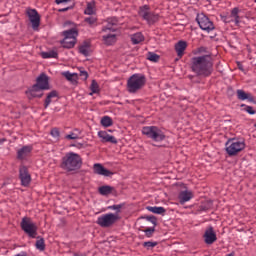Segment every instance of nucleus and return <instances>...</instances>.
<instances>
[{
  "label": "nucleus",
  "mask_w": 256,
  "mask_h": 256,
  "mask_svg": "<svg viewBox=\"0 0 256 256\" xmlns=\"http://www.w3.org/2000/svg\"><path fill=\"white\" fill-rule=\"evenodd\" d=\"M190 69L198 77H209L213 73V56L211 53H208L192 57Z\"/></svg>",
  "instance_id": "1"
},
{
  "label": "nucleus",
  "mask_w": 256,
  "mask_h": 256,
  "mask_svg": "<svg viewBox=\"0 0 256 256\" xmlns=\"http://www.w3.org/2000/svg\"><path fill=\"white\" fill-rule=\"evenodd\" d=\"M49 87V76L42 73L37 79L36 84L32 88L26 91L28 99H33L35 97H43V91H48Z\"/></svg>",
  "instance_id": "2"
},
{
  "label": "nucleus",
  "mask_w": 256,
  "mask_h": 256,
  "mask_svg": "<svg viewBox=\"0 0 256 256\" xmlns=\"http://www.w3.org/2000/svg\"><path fill=\"white\" fill-rule=\"evenodd\" d=\"M118 23L119 20L117 17H111L107 19V24L102 29V32L106 33L102 36L105 45H113L117 42V35H115V31H117Z\"/></svg>",
  "instance_id": "3"
},
{
  "label": "nucleus",
  "mask_w": 256,
  "mask_h": 256,
  "mask_svg": "<svg viewBox=\"0 0 256 256\" xmlns=\"http://www.w3.org/2000/svg\"><path fill=\"white\" fill-rule=\"evenodd\" d=\"M64 171H77L81 168V157L76 153H67L63 158L60 165Z\"/></svg>",
  "instance_id": "4"
},
{
  "label": "nucleus",
  "mask_w": 256,
  "mask_h": 256,
  "mask_svg": "<svg viewBox=\"0 0 256 256\" xmlns=\"http://www.w3.org/2000/svg\"><path fill=\"white\" fill-rule=\"evenodd\" d=\"M245 140L239 138H229L225 143V151L229 157L239 155L241 151L245 150Z\"/></svg>",
  "instance_id": "5"
},
{
  "label": "nucleus",
  "mask_w": 256,
  "mask_h": 256,
  "mask_svg": "<svg viewBox=\"0 0 256 256\" xmlns=\"http://www.w3.org/2000/svg\"><path fill=\"white\" fill-rule=\"evenodd\" d=\"M142 134L148 139H151V141H154V143H162V141H165L166 139L163 130L157 126H144L142 128Z\"/></svg>",
  "instance_id": "6"
},
{
  "label": "nucleus",
  "mask_w": 256,
  "mask_h": 256,
  "mask_svg": "<svg viewBox=\"0 0 256 256\" xmlns=\"http://www.w3.org/2000/svg\"><path fill=\"white\" fill-rule=\"evenodd\" d=\"M146 81L145 76L142 74H133L127 80V91L129 93H137V91H141V89L145 87Z\"/></svg>",
  "instance_id": "7"
},
{
  "label": "nucleus",
  "mask_w": 256,
  "mask_h": 256,
  "mask_svg": "<svg viewBox=\"0 0 256 256\" xmlns=\"http://www.w3.org/2000/svg\"><path fill=\"white\" fill-rule=\"evenodd\" d=\"M20 225L22 231H24L28 237H31V239H35L37 237V224H35L31 218L24 217Z\"/></svg>",
  "instance_id": "8"
},
{
  "label": "nucleus",
  "mask_w": 256,
  "mask_h": 256,
  "mask_svg": "<svg viewBox=\"0 0 256 256\" xmlns=\"http://www.w3.org/2000/svg\"><path fill=\"white\" fill-rule=\"evenodd\" d=\"M117 221H119V216L117 214L107 213L99 216L97 218L96 223L100 227L109 228V227H113V225H115Z\"/></svg>",
  "instance_id": "9"
},
{
  "label": "nucleus",
  "mask_w": 256,
  "mask_h": 256,
  "mask_svg": "<svg viewBox=\"0 0 256 256\" xmlns=\"http://www.w3.org/2000/svg\"><path fill=\"white\" fill-rule=\"evenodd\" d=\"M64 40H63V47L66 49H71L75 47V41L79 33L77 32V28H72L70 30H66L63 32Z\"/></svg>",
  "instance_id": "10"
},
{
  "label": "nucleus",
  "mask_w": 256,
  "mask_h": 256,
  "mask_svg": "<svg viewBox=\"0 0 256 256\" xmlns=\"http://www.w3.org/2000/svg\"><path fill=\"white\" fill-rule=\"evenodd\" d=\"M196 21L202 31H207L209 33L210 31H213V29H215V25L212 21L209 20V17H207L205 14H198L196 17Z\"/></svg>",
  "instance_id": "11"
},
{
  "label": "nucleus",
  "mask_w": 256,
  "mask_h": 256,
  "mask_svg": "<svg viewBox=\"0 0 256 256\" xmlns=\"http://www.w3.org/2000/svg\"><path fill=\"white\" fill-rule=\"evenodd\" d=\"M27 16L30 23H32V29H34V31H36V29H39V25H41V16L37 12V10L28 9Z\"/></svg>",
  "instance_id": "12"
},
{
  "label": "nucleus",
  "mask_w": 256,
  "mask_h": 256,
  "mask_svg": "<svg viewBox=\"0 0 256 256\" xmlns=\"http://www.w3.org/2000/svg\"><path fill=\"white\" fill-rule=\"evenodd\" d=\"M19 179L22 187H29V185H31V174L29 173L27 166H20Z\"/></svg>",
  "instance_id": "13"
},
{
  "label": "nucleus",
  "mask_w": 256,
  "mask_h": 256,
  "mask_svg": "<svg viewBox=\"0 0 256 256\" xmlns=\"http://www.w3.org/2000/svg\"><path fill=\"white\" fill-rule=\"evenodd\" d=\"M204 241L206 245H213L217 241V234L213 229V226H210L204 233Z\"/></svg>",
  "instance_id": "14"
},
{
  "label": "nucleus",
  "mask_w": 256,
  "mask_h": 256,
  "mask_svg": "<svg viewBox=\"0 0 256 256\" xmlns=\"http://www.w3.org/2000/svg\"><path fill=\"white\" fill-rule=\"evenodd\" d=\"M93 171L96 175H102L103 177H111L113 175L112 171L107 170L103 165L97 163L93 166Z\"/></svg>",
  "instance_id": "15"
},
{
  "label": "nucleus",
  "mask_w": 256,
  "mask_h": 256,
  "mask_svg": "<svg viewBox=\"0 0 256 256\" xmlns=\"http://www.w3.org/2000/svg\"><path fill=\"white\" fill-rule=\"evenodd\" d=\"M98 137L102 139V143H113L114 145L117 143V138L109 135L106 131H99Z\"/></svg>",
  "instance_id": "16"
},
{
  "label": "nucleus",
  "mask_w": 256,
  "mask_h": 256,
  "mask_svg": "<svg viewBox=\"0 0 256 256\" xmlns=\"http://www.w3.org/2000/svg\"><path fill=\"white\" fill-rule=\"evenodd\" d=\"M194 195L191 191L183 190L178 194L179 203L184 205V203L189 202L190 199H193Z\"/></svg>",
  "instance_id": "17"
},
{
  "label": "nucleus",
  "mask_w": 256,
  "mask_h": 256,
  "mask_svg": "<svg viewBox=\"0 0 256 256\" xmlns=\"http://www.w3.org/2000/svg\"><path fill=\"white\" fill-rule=\"evenodd\" d=\"M187 49V42L180 40L175 44V51L177 56L181 59L185 55V50Z\"/></svg>",
  "instance_id": "18"
},
{
  "label": "nucleus",
  "mask_w": 256,
  "mask_h": 256,
  "mask_svg": "<svg viewBox=\"0 0 256 256\" xmlns=\"http://www.w3.org/2000/svg\"><path fill=\"white\" fill-rule=\"evenodd\" d=\"M236 94H237V98L240 101L248 100L249 103H255V98L250 93H246L243 90H237Z\"/></svg>",
  "instance_id": "19"
},
{
  "label": "nucleus",
  "mask_w": 256,
  "mask_h": 256,
  "mask_svg": "<svg viewBox=\"0 0 256 256\" xmlns=\"http://www.w3.org/2000/svg\"><path fill=\"white\" fill-rule=\"evenodd\" d=\"M31 151H33V148L31 146H23L17 151L18 159L23 160L26 157H29V155H31Z\"/></svg>",
  "instance_id": "20"
},
{
  "label": "nucleus",
  "mask_w": 256,
  "mask_h": 256,
  "mask_svg": "<svg viewBox=\"0 0 256 256\" xmlns=\"http://www.w3.org/2000/svg\"><path fill=\"white\" fill-rule=\"evenodd\" d=\"M143 20L146 21L148 25H154V23L159 21V14H155V12L150 10V13H148L147 16L143 18Z\"/></svg>",
  "instance_id": "21"
},
{
  "label": "nucleus",
  "mask_w": 256,
  "mask_h": 256,
  "mask_svg": "<svg viewBox=\"0 0 256 256\" xmlns=\"http://www.w3.org/2000/svg\"><path fill=\"white\" fill-rule=\"evenodd\" d=\"M79 53H81V55H84V57H88V55L91 53V43L87 41L83 42L79 46Z\"/></svg>",
  "instance_id": "22"
},
{
  "label": "nucleus",
  "mask_w": 256,
  "mask_h": 256,
  "mask_svg": "<svg viewBox=\"0 0 256 256\" xmlns=\"http://www.w3.org/2000/svg\"><path fill=\"white\" fill-rule=\"evenodd\" d=\"M57 97H59V93H57L56 90H53L50 93H48L44 102L45 109H47V107H49V105H51V103H53V100L57 99Z\"/></svg>",
  "instance_id": "23"
},
{
  "label": "nucleus",
  "mask_w": 256,
  "mask_h": 256,
  "mask_svg": "<svg viewBox=\"0 0 256 256\" xmlns=\"http://www.w3.org/2000/svg\"><path fill=\"white\" fill-rule=\"evenodd\" d=\"M146 209L155 215H165L167 213V210L161 206H147Z\"/></svg>",
  "instance_id": "24"
},
{
  "label": "nucleus",
  "mask_w": 256,
  "mask_h": 256,
  "mask_svg": "<svg viewBox=\"0 0 256 256\" xmlns=\"http://www.w3.org/2000/svg\"><path fill=\"white\" fill-rule=\"evenodd\" d=\"M239 13H241V10H239V8L237 7L231 10V21H234L236 25H239V23H241V17H239Z\"/></svg>",
  "instance_id": "25"
},
{
  "label": "nucleus",
  "mask_w": 256,
  "mask_h": 256,
  "mask_svg": "<svg viewBox=\"0 0 256 256\" xmlns=\"http://www.w3.org/2000/svg\"><path fill=\"white\" fill-rule=\"evenodd\" d=\"M131 41L134 45H139V43L145 41V36L141 32H137L131 36Z\"/></svg>",
  "instance_id": "26"
},
{
  "label": "nucleus",
  "mask_w": 256,
  "mask_h": 256,
  "mask_svg": "<svg viewBox=\"0 0 256 256\" xmlns=\"http://www.w3.org/2000/svg\"><path fill=\"white\" fill-rule=\"evenodd\" d=\"M98 193L103 196L111 195L113 193V187L107 185L101 186L98 188Z\"/></svg>",
  "instance_id": "27"
},
{
  "label": "nucleus",
  "mask_w": 256,
  "mask_h": 256,
  "mask_svg": "<svg viewBox=\"0 0 256 256\" xmlns=\"http://www.w3.org/2000/svg\"><path fill=\"white\" fill-rule=\"evenodd\" d=\"M80 135H81V131L76 129L73 132H70V134H67L65 136V139H67L68 141H71V140L75 141L79 139Z\"/></svg>",
  "instance_id": "28"
},
{
  "label": "nucleus",
  "mask_w": 256,
  "mask_h": 256,
  "mask_svg": "<svg viewBox=\"0 0 256 256\" xmlns=\"http://www.w3.org/2000/svg\"><path fill=\"white\" fill-rule=\"evenodd\" d=\"M150 11L151 8L148 5L141 6L138 11L139 17L144 19V17H147V14H149Z\"/></svg>",
  "instance_id": "29"
},
{
  "label": "nucleus",
  "mask_w": 256,
  "mask_h": 256,
  "mask_svg": "<svg viewBox=\"0 0 256 256\" xmlns=\"http://www.w3.org/2000/svg\"><path fill=\"white\" fill-rule=\"evenodd\" d=\"M84 13L85 15H95V3L94 2L87 3V7Z\"/></svg>",
  "instance_id": "30"
},
{
  "label": "nucleus",
  "mask_w": 256,
  "mask_h": 256,
  "mask_svg": "<svg viewBox=\"0 0 256 256\" xmlns=\"http://www.w3.org/2000/svg\"><path fill=\"white\" fill-rule=\"evenodd\" d=\"M102 127H111L113 125V119L109 116L102 117L100 121Z\"/></svg>",
  "instance_id": "31"
},
{
  "label": "nucleus",
  "mask_w": 256,
  "mask_h": 256,
  "mask_svg": "<svg viewBox=\"0 0 256 256\" xmlns=\"http://www.w3.org/2000/svg\"><path fill=\"white\" fill-rule=\"evenodd\" d=\"M57 52L56 51H50V52H43L42 57L43 59H57Z\"/></svg>",
  "instance_id": "32"
},
{
  "label": "nucleus",
  "mask_w": 256,
  "mask_h": 256,
  "mask_svg": "<svg viewBox=\"0 0 256 256\" xmlns=\"http://www.w3.org/2000/svg\"><path fill=\"white\" fill-rule=\"evenodd\" d=\"M36 249H38V251H45V239L40 238L36 241L35 244Z\"/></svg>",
  "instance_id": "33"
},
{
  "label": "nucleus",
  "mask_w": 256,
  "mask_h": 256,
  "mask_svg": "<svg viewBox=\"0 0 256 256\" xmlns=\"http://www.w3.org/2000/svg\"><path fill=\"white\" fill-rule=\"evenodd\" d=\"M90 89H91V92L89 93V95H93L94 93L99 92V84H97V81L92 80Z\"/></svg>",
  "instance_id": "34"
},
{
  "label": "nucleus",
  "mask_w": 256,
  "mask_h": 256,
  "mask_svg": "<svg viewBox=\"0 0 256 256\" xmlns=\"http://www.w3.org/2000/svg\"><path fill=\"white\" fill-rule=\"evenodd\" d=\"M147 59H148V61H152L153 63H157V61H159V55H157L153 52H149L147 54Z\"/></svg>",
  "instance_id": "35"
},
{
  "label": "nucleus",
  "mask_w": 256,
  "mask_h": 256,
  "mask_svg": "<svg viewBox=\"0 0 256 256\" xmlns=\"http://www.w3.org/2000/svg\"><path fill=\"white\" fill-rule=\"evenodd\" d=\"M241 107L243 108V111H246L249 115H255L256 111L253 109V106H247L245 104H242Z\"/></svg>",
  "instance_id": "36"
},
{
  "label": "nucleus",
  "mask_w": 256,
  "mask_h": 256,
  "mask_svg": "<svg viewBox=\"0 0 256 256\" xmlns=\"http://www.w3.org/2000/svg\"><path fill=\"white\" fill-rule=\"evenodd\" d=\"M63 77H65L68 81H75L77 74H72L71 72H63Z\"/></svg>",
  "instance_id": "37"
},
{
  "label": "nucleus",
  "mask_w": 256,
  "mask_h": 256,
  "mask_svg": "<svg viewBox=\"0 0 256 256\" xmlns=\"http://www.w3.org/2000/svg\"><path fill=\"white\" fill-rule=\"evenodd\" d=\"M143 247L149 249H153L155 247H157L158 243L157 242H153V241H147V242H143Z\"/></svg>",
  "instance_id": "38"
},
{
  "label": "nucleus",
  "mask_w": 256,
  "mask_h": 256,
  "mask_svg": "<svg viewBox=\"0 0 256 256\" xmlns=\"http://www.w3.org/2000/svg\"><path fill=\"white\" fill-rule=\"evenodd\" d=\"M85 23H88V25H95L97 23V17L95 16H90L84 19Z\"/></svg>",
  "instance_id": "39"
},
{
  "label": "nucleus",
  "mask_w": 256,
  "mask_h": 256,
  "mask_svg": "<svg viewBox=\"0 0 256 256\" xmlns=\"http://www.w3.org/2000/svg\"><path fill=\"white\" fill-rule=\"evenodd\" d=\"M144 233L146 237H153V234L155 233V227H148L144 230Z\"/></svg>",
  "instance_id": "40"
},
{
  "label": "nucleus",
  "mask_w": 256,
  "mask_h": 256,
  "mask_svg": "<svg viewBox=\"0 0 256 256\" xmlns=\"http://www.w3.org/2000/svg\"><path fill=\"white\" fill-rule=\"evenodd\" d=\"M50 135H52L54 139H59V135H60L59 129L53 128L50 132Z\"/></svg>",
  "instance_id": "41"
},
{
  "label": "nucleus",
  "mask_w": 256,
  "mask_h": 256,
  "mask_svg": "<svg viewBox=\"0 0 256 256\" xmlns=\"http://www.w3.org/2000/svg\"><path fill=\"white\" fill-rule=\"evenodd\" d=\"M121 207H123L122 205H112L109 206L108 209H111L112 211H121Z\"/></svg>",
  "instance_id": "42"
},
{
  "label": "nucleus",
  "mask_w": 256,
  "mask_h": 256,
  "mask_svg": "<svg viewBox=\"0 0 256 256\" xmlns=\"http://www.w3.org/2000/svg\"><path fill=\"white\" fill-rule=\"evenodd\" d=\"M147 221H150V223H153L154 226L157 225V218L155 216H147Z\"/></svg>",
  "instance_id": "43"
},
{
  "label": "nucleus",
  "mask_w": 256,
  "mask_h": 256,
  "mask_svg": "<svg viewBox=\"0 0 256 256\" xmlns=\"http://www.w3.org/2000/svg\"><path fill=\"white\" fill-rule=\"evenodd\" d=\"M80 77L86 80L87 77H89V74H87V71H80Z\"/></svg>",
  "instance_id": "44"
},
{
  "label": "nucleus",
  "mask_w": 256,
  "mask_h": 256,
  "mask_svg": "<svg viewBox=\"0 0 256 256\" xmlns=\"http://www.w3.org/2000/svg\"><path fill=\"white\" fill-rule=\"evenodd\" d=\"M71 0H56L57 5H61V3H69Z\"/></svg>",
  "instance_id": "45"
},
{
  "label": "nucleus",
  "mask_w": 256,
  "mask_h": 256,
  "mask_svg": "<svg viewBox=\"0 0 256 256\" xmlns=\"http://www.w3.org/2000/svg\"><path fill=\"white\" fill-rule=\"evenodd\" d=\"M198 51H199V53H207V48L200 47Z\"/></svg>",
  "instance_id": "46"
},
{
  "label": "nucleus",
  "mask_w": 256,
  "mask_h": 256,
  "mask_svg": "<svg viewBox=\"0 0 256 256\" xmlns=\"http://www.w3.org/2000/svg\"><path fill=\"white\" fill-rule=\"evenodd\" d=\"M69 9H73V7L62 8L59 11L65 13V11H69Z\"/></svg>",
  "instance_id": "47"
},
{
  "label": "nucleus",
  "mask_w": 256,
  "mask_h": 256,
  "mask_svg": "<svg viewBox=\"0 0 256 256\" xmlns=\"http://www.w3.org/2000/svg\"><path fill=\"white\" fill-rule=\"evenodd\" d=\"M66 25H74V24L71 22H66Z\"/></svg>",
  "instance_id": "48"
},
{
  "label": "nucleus",
  "mask_w": 256,
  "mask_h": 256,
  "mask_svg": "<svg viewBox=\"0 0 256 256\" xmlns=\"http://www.w3.org/2000/svg\"><path fill=\"white\" fill-rule=\"evenodd\" d=\"M4 141H5V139L0 140V145H1V143H3Z\"/></svg>",
  "instance_id": "49"
},
{
  "label": "nucleus",
  "mask_w": 256,
  "mask_h": 256,
  "mask_svg": "<svg viewBox=\"0 0 256 256\" xmlns=\"http://www.w3.org/2000/svg\"><path fill=\"white\" fill-rule=\"evenodd\" d=\"M254 3H256V0H254Z\"/></svg>",
  "instance_id": "50"
}]
</instances>
